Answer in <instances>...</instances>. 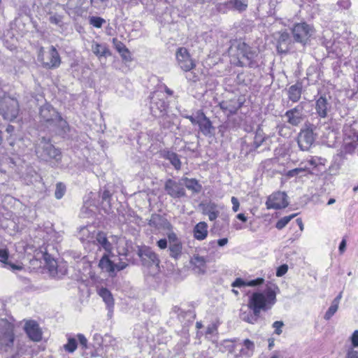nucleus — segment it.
Wrapping results in <instances>:
<instances>
[{"mask_svg": "<svg viewBox=\"0 0 358 358\" xmlns=\"http://www.w3.org/2000/svg\"><path fill=\"white\" fill-rule=\"evenodd\" d=\"M40 122L50 131L63 136L69 130V124L59 113L49 103H45L39 109Z\"/></svg>", "mask_w": 358, "mask_h": 358, "instance_id": "nucleus-1", "label": "nucleus"}, {"mask_svg": "<svg viewBox=\"0 0 358 358\" xmlns=\"http://www.w3.org/2000/svg\"><path fill=\"white\" fill-rule=\"evenodd\" d=\"M228 51L230 55H236L237 66L250 68L258 66L255 60L258 55L257 52L241 40L234 41Z\"/></svg>", "mask_w": 358, "mask_h": 358, "instance_id": "nucleus-2", "label": "nucleus"}, {"mask_svg": "<svg viewBox=\"0 0 358 358\" xmlns=\"http://www.w3.org/2000/svg\"><path fill=\"white\" fill-rule=\"evenodd\" d=\"M276 294L271 288H268L264 292H256L249 297L248 307L255 313L266 311L271 308L275 303Z\"/></svg>", "mask_w": 358, "mask_h": 358, "instance_id": "nucleus-3", "label": "nucleus"}, {"mask_svg": "<svg viewBox=\"0 0 358 358\" xmlns=\"http://www.w3.org/2000/svg\"><path fill=\"white\" fill-rule=\"evenodd\" d=\"M35 151L38 158L46 162L53 159L56 162H59L62 159L60 150L51 143L50 138L45 137L38 139Z\"/></svg>", "mask_w": 358, "mask_h": 358, "instance_id": "nucleus-4", "label": "nucleus"}, {"mask_svg": "<svg viewBox=\"0 0 358 358\" xmlns=\"http://www.w3.org/2000/svg\"><path fill=\"white\" fill-rule=\"evenodd\" d=\"M14 343L13 325L5 319H0V352L10 351Z\"/></svg>", "mask_w": 358, "mask_h": 358, "instance_id": "nucleus-5", "label": "nucleus"}, {"mask_svg": "<svg viewBox=\"0 0 358 358\" xmlns=\"http://www.w3.org/2000/svg\"><path fill=\"white\" fill-rule=\"evenodd\" d=\"M137 255L143 266L147 268L155 267L158 269L160 262L159 259L150 247L145 245L138 247Z\"/></svg>", "mask_w": 358, "mask_h": 358, "instance_id": "nucleus-6", "label": "nucleus"}, {"mask_svg": "<svg viewBox=\"0 0 358 358\" xmlns=\"http://www.w3.org/2000/svg\"><path fill=\"white\" fill-rule=\"evenodd\" d=\"M38 60L42 62L43 66L46 69L57 68L61 63L59 55L52 45L45 55H44L43 48H41L38 53Z\"/></svg>", "mask_w": 358, "mask_h": 358, "instance_id": "nucleus-7", "label": "nucleus"}, {"mask_svg": "<svg viewBox=\"0 0 358 358\" xmlns=\"http://www.w3.org/2000/svg\"><path fill=\"white\" fill-rule=\"evenodd\" d=\"M18 114V103L17 100L5 97L0 100V115L4 119L14 120Z\"/></svg>", "mask_w": 358, "mask_h": 358, "instance_id": "nucleus-8", "label": "nucleus"}, {"mask_svg": "<svg viewBox=\"0 0 358 358\" xmlns=\"http://www.w3.org/2000/svg\"><path fill=\"white\" fill-rule=\"evenodd\" d=\"M306 105V102L301 101L294 108L287 110L285 113V117L287 118V122L294 127L299 126L306 117L304 108Z\"/></svg>", "mask_w": 358, "mask_h": 358, "instance_id": "nucleus-9", "label": "nucleus"}, {"mask_svg": "<svg viewBox=\"0 0 358 358\" xmlns=\"http://www.w3.org/2000/svg\"><path fill=\"white\" fill-rule=\"evenodd\" d=\"M150 99V109L152 115L156 117H164L166 113L168 103L164 100L161 93H153Z\"/></svg>", "mask_w": 358, "mask_h": 358, "instance_id": "nucleus-10", "label": "nucleus"}, {"mask_svg": "<svg viewBox=\"0 0 358 358\" xmlns=\"http://www.w3.org/2000/svg\"><path fill=\"white\" fill-rule=\"evenodd\" d=\"M294 39L296 42L306 43L311 36L313 29L306 22L295 24L292 29Z\"/></svg>", "mask_w": 358, "mask_h": 358, "instance_id": "nucleus-11", "label": "nucleus"}, {"mask_svg": "<svg viewBox=\"0 0 358 358\" xmlns=\"http://www.w3.org/2000/svg\"><path fill=\"white\" fill-rule=\"evenodd\" d=\"M306 127L305 129L300 131L298 136V145L303 151L308 150L315 141L313 133L315 126L313 124H306Z\"/></svg>", "mask_w": 358, "mask_h": 358, "instance_id": "nucleus-12", "label": "nucleus"}, {"mask_svg": "<svg viewBox=\"0 0 358 358\" xmlns=\"http://www.w3.org/2000/svg\"><path fill=\"white\" fill-rule=\"evenodd\" d=\"M176 59L180 68L185 72L191 71L196 66L187 50L185 48H180L177 50Z\"/></svg>", "mask_w": 358, "mask_h": 358, "instance_id": "nucleus-13", "label": "nucleus"}, {"mask_svg": "<svg viewBox=\"0 0 358 358\" xmlns=\"http://www.w3.org/2000/svg\"><path fill=\"white\" fill-rule=\"evenodd\" d=\"M287 196L285 193L278 192L270 195L266 202L268 209H280L288 206Z\"/></svg>", "mask_w": 358, "mask_h": 358, "instance_id": "nucleus-14", "label": "nucleus"}, {"mask_svg": "<svg viewBox=\"0 0 358 358\" xmlns=\"http://www.w3.org/2000/svg\"><path fill=\"white\" fill-rule=\"evenodd\" d=\"M164 189L167 194L173 198H180L185 195L183 185L171 179L166 181Z\"/></svg>", "mask_w": 358, "mask_h": 358, "instance_id": "nucleus-15", "label": "nucleus"}, {"mask_svg": "<svg viewBox=\"0 0 358 358\" xmlns=\"http://www.w3.org/2000/svg\"><path fill=\"white\" fill-rule=\"evenodd\" d=\"M24 330L31 341L38 342L41 340L42 332L36 322L33 320L27 322Z\"/></svg>", "mask_w": 358, "mask_h": 358, "instance_id": "nucleus-16", "label": "nucleus"}, {"mask_svg": "<svg viewBox=\"0 0 358 358\" xmlns=\"http://www.w3.org/2000/svg\"><path fill=\"white\" fill-rule=\"evenodd\" d=\"M243 103L237 98L222 101L219 103L220 108L228 115L234 114L242 106Z\"/></svg>", "mask_w": 358, "mask_h": 358, "instance_id": "nucleus-17", "label": "nucleus"}, {"mask_svg": "<svg viewBox=\"0 0 358 358\" xmlns=\"http://www.w3.org/2000/svg\"><path fill=\"white\" fill-rule=\"evenodd\" d=\"M331 107V103L325 96H321L316 101V113L321 118H324L327 116L328 112L330 110Z\"/></svg>", "mask_w": 358, "mask_h": 358, "instance_id": "nucleus-18", "label": "nucleus"}, {"mask_svg": "<svg viewBox=\"0 0 358 358\" xmlns=\"http://www.w3.org/2000/svg\"><path fill=\"white\" fill-rule=\"evenodd\" d=\"M277 38V50L280 53H286L289 50V44L290 42V37L288 32L280 31L278 34Z\"/></svg>", "mask_w": 358, "mask_h": 358, "instance_id": "nucleus-19", "label": "nucleus"}, {"mask_svg": "<svg viewBox=\"0 0 358 358\" xmlns=\"http://www.w3.org/2000/svg\"><path fill=\"white\" fill-rule=\"evenodd\" d=\"M200 131L205 136H212L214 127L212 125L210 120L203 113H201V119L198 122Z\"/></svg>", "mask_w": 358, "mask_h": 358, "instance_id": "nucleus-20", "label": "nucleus"}, {"mask_svg": "<svg viewBox=\"0 0 358 358\" xmlns=\"http://www.w3.org/2000/svg\"><path fill=\"white\" fill-rule=\"evenodd\" d=\"M208 224L205 222L197 223L193 228V236L197 241L205 240L208 234Z\"/></svg>", "mask_w": 358, "mask_h": 358, "instance_id": "nucleus-21", "label": "nucleus"}, {"mask_svg": "<svg viewBox=\"0 0 358 358\" xmlns=\"http://www.w3.org/2000/svg\"><path fill=\"white\" fill-rule=\"evenodd\" d=\"M260 316L259 313H255L251 308L248 307V304L247 305V309L241 310L240 318L249 324H255L257 322L259 317Z\"/></svg>", "mask_w": 358, "mask_h": 358, "instance_id": "nucleus-22", "label": "nucleus"}, {"mask_svg": "<svg viewBox=\"0 0 358 358\" xmlns=\"http://www.w3.org/2000/svg\"><path fill=\"white\" fill-rule=\"evenodd\" d=\"M301 94L302 84L301 83L291 85L287 90L288 98L293 103H296L300 100Z\"/></svg>", "mask_w": 358, "mask_h": 358, "instance_id": "nucleus-23", "label": "nucleus"}, {"mask_svg": "<svg viewBox=\"0 0 358 358\" xmlns=\"http://www.w3.org/2000/svg\"><path fill=\"white\" fill-rule=\"evenodd\" d=\"M264 280L262 278H258L252 280H244L241 278H237L232 283L233 287H255L263 284Z\"/></svg>", "mask_w": 358, "mask_h": 358, "instance_id": "nucleus-24", "label": "nucleus"}, {"mask_svg": "<svg viewBox=\"0 0 358 358\" xmlns=\"http://www.w3.org/2000/svg\"><path fill=\"white\" fill-rule=\"evenodd\" d=\"M85 0H67L65 10L69 15L79 14L81 12V8Z\"/></svg>", "mask_w": 358, "mask_h": 358, "instance_id": "nucleus-25", "label": "nucleus"}, {"mask_svg": "<svg viewBox=\"0 0 358 358\" xmlns=\"http://www.w3.org/2000/svg\"><path fill=\"white\" fill-rule=\"evenodd\" d=\"M207 260L206 257L201 256L198 254L193 255L190 260V263L197 269V272L204 273L206 268Z\"/></svg>", "mask_w": 358, "mask_h": 358, "instance_id": "nucleus-26", "label": "nucleus"}, {"mask_svg": "<svg viewBox=\"0 0 358 358\" xmlns=\"http://www.w3.org/2000/svg\"><path fill=\"white\" fill-rule=\"evenodd\" d=\"M99 266L101 270L108 272L110 276H114V261L110 260L107 255L101 257Z\"/></svg>", "mask_w": 358, "mask_h": 358, "instance_id": "nucleus-27", "label": "nucleus"}, {"mask_svg": "<svg viewBox=\"0 0 358 358\" xmlns=\"http://www.w3.org/2000/svg\"><path fill=\"white\" fill-rule=\"evenodd\" d=\"M92 51L99 58L110 55V50L106 44H101L95 41H93L92 44Z\"/></svg>", "mask_w": 358, "mask_h": 358, "instance_id": "nucleus-28", "label": "nucleus"}, {"mask_svg": "<svg viewBox=\"0 0 358 358\" xmlns=\"http://www.w3.org/2000/svg\"><path fill=\"white\" fill-rule=\"evenodd\" d=\"M98 294L102 298L109 310L113 308L114 299L111 292L107 288L101 287L99 289Z\"/></svg>", "mask_w": 358, "mask_h": 358, "instance_id": "nucleus-29", "label": "nucleus"}, {"mask_svg": "<svg viewBox=\"0 0 358 358\" xmlns=\"http://www.w3.org/2000/svg\"><path fill=\"white\" fill-rule=\"evenodd\" d=\"M0 262L4 264V267L11 271L22 269L20 266L15 265L8 262V253L6 250H0Z\"/></svg>", "mask_w": 358, "mask_h": 358, "instance_id": "nucleus-30", "label": "nucleus"}, {"mask_svg": "<svg viewBox=\"0 0 358 358\" xmlns=\"http://www.w3.org/2000/svg\"><path fill=\"white\" fill-rule=\"evenodd\" d=\"M164 222H166V224L169 227L171 226V224L168 222H166V220H164L162 215L155 213L152 214L150 218L148 220V224L150 227L157 229H160L163 226Z\"/></svg>", "mask_w": 358, "mask_h": 358, "instance_id": "nucleus-31", "label": "nucleus"}, {"mask_svg": "<svg viewBox=\"0 0 358 358\" xmlns=\"http://www.w3.org/2000/svg\"><path fill=\"white\" fill-rule=\"evenodd\" d=\"M216 206L214 203H208L204 205L203 213L208 216V219L210 221H214L217 219L219 215V212L216 210Z\"/></svg>", "mask_w": 358, "mask_h": 358, "instance_id": "nucleus-32", "label": "nucleus"}, {"mask_svg": "<svg viewBox=\"0 0 358 358\" xmlns=\"http://www.w3.org/2000/svg\"><path fill=\"white\" fill-rule=\"evenodd\" d=\"M96 241L102 247L106 252H110L113 246L112 244L108 241L106 234L103 232H99L96 237Z\"/></svg>", "mask_w": 358, "mask_h": 358, "instance_id": "nucleus-33", "label": "nucleus"}, {"mask_svg": "<svg viewBox=\"0 0 358 358\" xmlns=\"http://www.w3.org/2000/svg\"><path fill=\"white\" fill-rule=\"evenodd\" d=\"M182 243L169 244V251L171 257L177 260L182 255Z\"/></svg>", "mask_w": 358, "mask_h": 358, "instance_id": "nucleus-34", "label": "nucleus"}, {"mask_svg": "<svg viewBox=\"0 0 358 358\" xmlns=\"http://www.w3.org/2000/svg\"><path fill=\"white\" fill-rule=\"evenodd\" d=\"M165 159H168L176 170L181 168V162L178 155L173 152L167 151L164 154Z\"/></svg>", "mask_w": 358, "mask_h": 358, "instance_id": "nucleus-35", "label": "nucleus"}, {"mask_svg": "<svg viewBox=\"0 0 358 358\" xmlns=\"http://www.w3.org/2000/svg\"><path fill=\"white\" fill-rule=\"evenodd\" d=\"M185 182L184 185L185 187L189 189L192 190L193 192L198 193L201 190V185L198 182V181L196 179L194 178H185Z\"/></svg>", "mask_w": 358, "mask_h": 358, "instance_id": "nucleus-36", "label": "nucleus"}, {"mask_svg": "<svg viewBox=\"0 0 358 358\" xmlns=\"http://www.w3.org/2000/svg\"><path fill=\"white\" fill-rule=\"evenodd\" d=\"M248 0H230L228 4L235 10L242 12L248 8Z\"/></svg>", "mask_w": 358, "mask_h": 358, "instance_id": "nucleus-37", "label": "nucleus"}, {"mask_svg": "<svg viewBox=\"0 0 358 358\" xmlns=\"http://www.w3.org/2000/svg\"><path fill=\"white\" fill-rule=\"evenodd\" d=\"M67 343L64 345L65 351L73 353L76 351L78 348V343L75 338L69 336Z\"/></svg>", "mask_w": 358, "mask_h": 358, "instance_id": "nucleus-38", "label": "nucleus"}, {"mask_svg": "<svg viewBox=\"0 0 358 358\" xmlns=\"http://www.w3.org/2000/svg\"><path fill=\"white\" fill-rule=\"evenodd\" d=\"M113 45H115L117 51L123 57H126V55L129 54V50L126 48V46L121 41H118L117 38L113 39Z\"/></svg>", "mask_w": 358, "mask_h": 358, "instance_id": "nucleus-39", "label": "nucleus"}, {"mask_svg": "<svg viewBox=\"0 0 358 358\" xmlns=\"http://www.w3.org/2000/svg\"><path fill=\"white\" fill-rule=\"evenodd\" d=\"M89 24L95 28H101L106 23L105 19L98 16H90L88 18Z\"/></svg>", "mask_w": 358, "mask_h": 358, "instance_id": "nucleus-40", "label": "nucleus"}, {"mask_svg": "<svg viewBox=\"0 0 358 358\" xmlns=\"http://www.w3.org/2000/svg\"><path fill=\"white\" fill-rule=\"evenodd\" d=\"M110 0H90L91 6L97 10H105Z\"/></svg>", "mask_w": 358, "mask_h": 358, "instance_id": "nucleus-41", "label": "nucleus"}, {"mask_svg": "<svg viewBox=\"0 0 358 358\" xmlns=\"http://www.w3.org/2000/svg\"><path fill=\"white\" fill-rule=\"evenodd\" d=\"M296 215V214L295 213L282 217L277 222L275 227L279 230L282 229Z\"/></svg>", "mask_w": 358, "mask_h": 358, "instance_id": "nucleus-42", "label": "nucleus"}, {"mask_svg": "<svg viewBox=\"0 0 358 358\" xmlns=\"http://www.w3.org/2000/svg\"><path fill=\"white\" fill-rule=\"evenodd\" d=\"M265 137L262 130H257L255 134L253 145L255 148H258L264 141Z\"/></svg>", "mask_w": 358, "mask_h": 358, "instance_id": "nucleus-43", "label": "nucleus"}, {"mask_svg": "<svg viewBox=\"0 0 358 358\" xmlns=\"http://www.w3.org/2000/svg\"><path fill=\"white\" fill-rule=\"evenodd\" d=\"M309 169V166L305 165L303 167L296 168L287 171L286 176L289 178H292L298 176L299 174L303 173Z\"/></svg>", "mask_w": 358, "mask_h": 358, "instance_id": "nucleus-44", "label": "nucleus"}, {"mask_svg": "<svg viewBox=\"0 0 358 358\" xmlns=\"http://www.w3.org/2000/svg\"><path fill=\"white\" fill-rule=\"evenodd\" d=\"M338 308V305L334 303H331L330 307L326 312L324 318L326 320H329L332 316L336 313Z\"/></svg>", "mask_w": 358, "mask_h": 358, "instance_id": "nucleus-45", "label": "nucleus"}, {"mask_svg": "<svg viewBox=\"0 0 358 358\" xmlns=\"http://www.w3.org/2000/svg\"><path fill=\"white\" fill-rule=\"evenodd\" d=\"M65 192H66L65 185L62 182L57 183L56 185V189H55V196L56 199H62L63 197V196L64 195Z\"/></svg>", "mask_w": 358, "mask_h": 358, "instance_id": "nucleus-46", "label": "nucleus"}, {"mask_svg": "<svg viewBox=\"0 0 358 358\" xmlns=\"http://www.w3.org/2000/svg\"><path fill=\"white\" fill-rule=\"evenodd\" d=\"M62 20L63 16L57 13L51 14L49 17V21L50 23L56 24L57 26H62Z\"/></svg>", "mask_w": 358, "mask_h": 358, "instance_id": "nucleus-47", "label": "nucleus"}, {"mask_svg": "<svg viewBox=\"0 0 358 358\" xmlns=\"http://www.w3.org/2000/svg\"><path fill=\"white\" fill-rule=\"evenodd\" d=\"M49 258L50 257L48 255H45V260L49 266V270L50 271L53 272L56 269L57 263L54 259L50 260Z\"/></svg>", "mask_w": 358, "mask_h": 358, "instance_id": "nucleus-48", "label": "nucleus"}, {"mask_svg": "<svg viewBox=\"0 0 358 358\" xmlns=\"http://www.w3.org/2000/svg\"><path fill=\"white\" fill-rule=\"evenodd\" d=\"M167 237L169 241V244L181 243V241L178 238L176 234L174 233L173 231L168 233Z\"/></svg>", "mask_w": 358, "mask_h": 358, "instance_id": "nucleus-49", "label": "nucleus"}, {"mask_svg": "<svg viewBox=\"0 0 358 358\" xmlns=\"http://www.w3.org/2000/svg\"><path fill=\"white\" fill-rule=\"evenodd\" d=\"M77 337H78V339L79 341L80 345H81L82 348L85 349V350L87 349L88 348L87 339L86 338V337L82 334H78L77 335Z\"/></svg>", "mask_w": 358, "mask_h": 358, "instance_id": "nucleus-50", "label": "nucleus"}, {"mask_svg": "<svg viewBox=\"0 0 358 358\" xmlns=\"http://www.w3.org/2000/svg\"><path fill=\"white\" fill-rule=\"evenodd\" d=\"M128 266L127 263L120 261L118 263L114 262V275L116 271H122Z\"/></svg>", "mask_w": 358, "mask_h": 358, "instance_id": "nucleus-51", "label": "nucleus"}, {"mask_svg": "<svg viewBox=\"0 0 358 358\" xmlns=\"http://www.w3.org/2000/svg\"><path fill=\"white\" fill-rule=\"evenodd\" d=\"M287 270H288L287 265L282 264L278 268L277 271H276V275L278 277H281V276L284 275L287 272Z\"/></svg>", "mask_w": 358, "mask_h": 358, "instance_id": "nucleus-52", "label": "nucleus"}, {"mask_svg": "<svg viewBox=\"0 0 358 358\" xmlns=\"http://www.w3.org/2000/svg\"><path fill=\"white\" fill-rule=\"evenodd\" d=\"M201 111H199L197 113V115L196 117H194L192 115H186L185 116V118L188 119L192 124H198V122H199L201 119Z\"/></svg>", "mask_w": 358, "mask_h": 358, "instance_id": "nucleus-53", "label": "nucleus"}, {"mask_svg": "<svg viewBox=\"0 0 358 358\" xmlns=\"http://www.w3.org/2000/svg\"><path fill=\"white\" fill-rule=\"evenodd\" d=\"M284 325L283 322L281 321H275L273 324V327L275 329V333L278 335H280L282 333L281 328Z\"/></svg>", "mask_w": 358, "mask_h": 358, "instance_id": "nucleus-54", "label": "nucleus"}, {"mask_svg": "<svg viewBox=\"0 0 358 358\" xmlns=\"http://www.w3.org/2000/svg\"><path fill=\"white\" fill-rule=\"evenodd\" d=\"M345 358H358V350L350 348L348 350Z\"/></svg>", "mask_w": 358, "mask_h": 358, "instance_id": "nucleus-55", "label": "nucleus"}, {"mask_svg": "<svg viewBox=\"0 0 358 358\" xmlns=\"http://www.w3.org/2000/svg\"><path fill=\"white\" fill-rule=\"evenodd\" d=\"M351 343L353 348L358 347V330H355L351 336Z\"/></svg>", "mask_w": 358, "mask_h": 358, "instance_id": "nucleus-56", "label": "nucleus"}, {"mask_svg": "<svg viewBox=\"0 0 358 358\" xmlns=\"http://www.w3.org/2000/svg\"><path fill=\"white\" fill-rule=\"evenodd\" d=\"M216 245H217L216 241L213 240V241H209L203 248L207 252H209L211 250L215 249Z\"/></svg>", "mask_w": 358, "mask_h": 358, "instance_id": "nucleus-57", "label": "nucleus"}, {"mask_svg": "<svg viewBox=\"0 0 358 358\" xmlns=\"http://www.w3.org/2000/svg\"><path fill=\"white\" fill-rule=\"evenodd\" d=\"M110 196H111V194H110V191L106 189L103 192L102 195H101L102 201H106L108 203H109Z\"/></svg>", "mask_w": 358, "mask_h": 358, "instance_id": "nucleus-58", "label": "nucleus"}, {"mask_svg": "<svg viewBox=\"0 0 358 358\" xmlns=\"http://www.w3.org/2000/svg\"><path fill=\"white\" fill-rule=\"evenodd\" d=\"M231 203H232V209L234 212H237L239 209V201L238 199L235 196L231 197Z\"/></svg>", "mask_w": 358, "mask_h": 358, "instance_id": "nucleus-59", "label": "nucleus"}, {"mask_svg": "<svg viewBox=\"0 0 358 358\" xmlns=\"http://www.w3.org/2000/svg\"><path fill=\"white\" fill-rule=\"evenodd\" d=\"M244 346L249 350L253 351L255 349V344L252 341L249 339H245L243 341Z\"/></svg>", "mask_w": 358, "mask_h": 358, "instance_id": "nucleus-60", "label": "nucleus"}, {"mask_svg": "<svg viewBox=\"0 0 358 358\" xmlns=\"http://www.w3.org/2000/svg\"><path fill=\"white\" fill-rule=\"evenodd\" d=\"M319 160H320L319 158L313 157L310 160L308 161V162L306 165L309 166V168L310 166L316 167L317 166V164H319Z\"/></svg>", "mask_w": 358, "mask_h": 358, "instance_id": "nucleus-61", "label": "nucleus"}, {"mask_svg": "<svg viewBox=\"0 0 358 358\" xmlns=\"http://www.w3.org/2000/svg\"><path fill=\"white\" fill-rule=\"evenodd\" d=\"M157 245L160 249H165L167 248V240L162 238L157 242Z\"/></svg>", "mask_w": 358, "mask_h": 358, "instance_id": "nucleus-62", "label": "nucleus"}, {"mask_svg": "<svg viewBox=\"0 0 358 358\" xmlns=\"http://www.w3.org/2000/svg\"><path fill=\"white\" fill-rule=\"evenodd\" d=\"M228 242H229V241H228L227 238H220V239H218L217 241H216V244H217V245H218L220 247H223V246L226 245L228 243Z\"/></svg>", "mask_w": 358, "mask_h": 358, "instance_id": "nucleus-63", "label": "nucleus"}, {"mask_svg": "<svg viewBox=\"0 0 358 358\" xmlns=\"http://www.w3.org/2000/svg\"><path fill=\"white\" fill-rule=\"evenodd\" d=\"M345 248H346V241H345V239H343L339 245V248H338L339 252L341 253H343L344 251L345 250Z\"/></svg>", "mask_w": 358, "mask_h": 358, "instance_id": "nucleus-64", "label": "nucleus"}]
</instances>
